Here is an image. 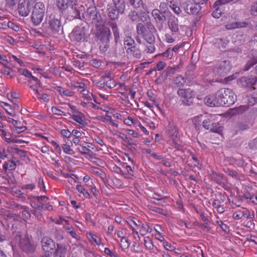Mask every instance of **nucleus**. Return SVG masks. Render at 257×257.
Instances as JSON below:
<instances>
[{
	"label": "nucleus",
	"instance_id": "nucleus-43",
	"mask_svg": "<svg viewBox=\"0 0 257 257\" xmlns=\"http://www.w3.org/2000/svg\"><path fill=\"white\" fill-rule=\"evenodd\" d=\"M149 12H141L139 13V19L144 23H148L150 21V18L148 15Z\"/></svg>",
	"mask_w": 257,
	"mask_h": 257
},
{
	"label": "nucleus",
	"instance_id": "nucleus-50",
	"mask_svg": "<svg viewBox=\"0 0 257 257\" xmlns=\"http://www.w3.org/2000/svg\"><path fill=\"white\" fill-rule=\"evenodd\" d=\"M144 244L146 247L150 250L153 249L154 245L152 240L149 237H146L144 239Z\"/></svg>",
	"mask_w": 257,
	"mask_h": 257
},
{
	"label": "nucleus",
	"instance_id": "nucleus-38",
	"mask_svg": "<svg viewBox=\"0 0 257 257\" xmlns=\"http://www.w3.org/2000/svg\"><path fill=\"white\" fill-rule=\"evenodd\" d=\"M128 54L133 55L137 59L141 58V53L140 51L136 47H132V49L130 50H127L126 52Z\"/></svg>",
	"mask_w": 257,
	"mask_h": 257
},
{
	"label": "nucleus",
	"instance_id": "nucleus-59",
	"mask_svg": "<svg viewBox=\"0 0 257 257\" xmlns=\"http://www.w3.org/2000/svg\"><path fill=\"white\" fill-rule=\"evenodd\" d=\"M83 135H85V133L77 130H73L72 131V137L82 139Z\"/></svg>",
	"mask_w": 257,
	"mask_h": 257
},
{
	"label": "nucleus",
	"instance_id": "nucleus-36",
	"mask_svg": "<svg viewBox=\"0 0 257 257\" xmlns=\"http://www.w3.org/2000/svg\"><path fill=\"white\" fill-rule=\"evenodd\" d=\"M169 2H162L160 4L159 6V10L161 11L165 15H167L168 14H171L170 11L169 9Z\"/></svg>",
	"mask_w": 257,
	"mask_h": 257
},
{
	"label": "nucleus",
	"instance_id": "nucleus-12",
	"mask_svg": "<svg viewBox=\"0 0 257 257\" xmlns=\"http://www.w3.org/2000/svg\"><path fill=\"white\" fill-rule=\"evenodd\" d=\"M111 33L110 30L106 27H103L100 30V32L98 34V38L100 39L104 44V48H106V46L109 40Z\"/></svg>",
	"mask_w": 257,
	"mask_h": 257
},
{
	"label": "nucleus",
	"instance_id": "nucleus-58",
	"mask_svg": "<svg viewBox=\"0 0 257 257\" xmlns=\"http://www.w3.org/2000/svg\"><path fill=\"white\" fill-rule=\"evenodd\" d=\"M136 29L138 35H143L145 33V28L144 26L141 23H139L137 25Z\"/></svg>",
	"mask_w": 257,
	"mask_h": 257
},
{
	"label": "nucleus",
	"instance_id": "nucleus-7",
	"mask_svg": "<svg viewBox=\"0 0 257 257\" xmlns=\"http://www.w3.org/2000/svg\"><path fill=\"white\" fill-rule=\"evenodd\" d=\"M42 247L46 257L50 256L55 248V244L54 241L48 237H44L41 241Z\"/></svg>",
	"mask_w": 257,
	"mask_h": 257
},
{
	"label": "nucleus",
	"instance_id": "nucleus-49",
	"mask_svg": "<svg viewBox=\"0 0 257 257\" xmlns=\"http://www.w3.org/2000/svg\"><path fill=\"white\" fill-rule=\"evenodd\" d=\"M175 84L179 87L184 86L186 83L185 79L182 76H178L175 79Z\"/></svg>",
	"mask_w": 257,
	"mask_h": 257
},
{
	"label": "nucleus",
	"instance_id": "nucleus-11",
	"mask_svg": "<svg viewBox=\"0 0 257 257\" xmlns=\"http://www.w3.org/2000/svg\"><path fill=\"white\" fill-rule=\"evenodd\" d=\"M86 34L82 28H75L70 35V37L72 41L79 42L83 39Z\"/></svg>",
	"mask_w": 257,
	"mask_h": 257
},
{
	"label": "nucleus",
	"instance_id": "nucleus-9",
	"mask_svg": "<svg viewBox=\"0 0 257 257\" xmlns=\"http://www.w3.org/2000/svg\"><path fill=\"white\" fill-rule=\"evenodd\" d=\"M177 93L184 104L189 105L192 103L194 93L191 89H180Z\"/></svg>",
	"mask_w": 257,
	"mask_h": 257
},
{
	"label": "nucleus",
	"instance_id": "nucleus-14",
	"mask_svg": "<svg viewBox=\"0 0 257 257\" xmlns=\"http://www.w3.org/2000/svg\"><path fill=\"white\" fill-rule=\"evenodd\" d=\"M92 146L93 145L91 143L83 141L76 147V149L81 154H90V153H91L90 151V148L93 149Z\"/></svg>",
	"mask_w": 257,
	"mask_h": 257
},
{
	"label": "nucleus",
	"instance_id": "nucleus-39",
	"mask_svg": "<svg viewBox=\"0 0 257 257\" xmlns=\"http://www.w3.org/2000/svg\"><path fill=\"white\" fill-rule=\"evenodd\" d=\"M174 51H175V49H168L167 51H166L165 52L159 54L156 56H163L165 57H167L168 59H171L173 56Z\"/></svg>",
	"mask_w": 257,
	"mask_h": 257
},
{
	"label": "nucleus",
	"instance_id": "nucleus-55",
	"mask_svg": "<svg viewBox=\"0 0 257 257\" xmlns=\"http://www.w3.org/2000/svg\"><path fill=\"white\" fill-rule=\"evenodd\" d=\"M112 135L117 136L124 141H129L130 140V138L126 136V134L119 132L116 130H114V131L112 132Z\"/></svg>",
	"mask_w": 257,
	"mask_h": 257
},
{
	"label": "nucleus",
	"instance_id": "nucleus-23",
	"mask_svg": "<svg viewBox=\"0 0 257 257\" xmlns=\"http://www.w3.org/2000/svg\"><path fill=\"white\" fill-rule=\"evenodd\" d=\"M14 104L15 105L14 108H13L12 106L9 104L4 102H1V106L5 109L8 114L13 116L15 114L14 109L16 108H18L19 107L18 105L16 103Z\"/></svg>",
	"mask_w": 257,
	"mask_h": 257
},
{
	"label": "nucleus",
	"instance_id": "nucleus-30",
	"mask_svg": "<svg viewBox=\"0 0 257 257\" xmlns=\"http://www.w3.org/2000/svg\"><path fill=\"white\" fill-rule=\"evenodd\" d=\"M107 11L108 16L112 20L117 19L118 17L119 14L122 13V12H118V10L114 9L113 7H111L109 6L107 8Z\"/></svg>",
	"mask_w": 257,
	"mask_h": 257
},
{
	"label": "nucleus",
	"instance_id": "nucleus-20",
	"mask_svg": "<svg viewBox=\"0 0 257 257\" xmlns=\"http://www.w3.org/2000/svg\"><path fill=\"white\" fill-rule=\"evenodd\" d=\"M152 15L157 22L163 23L166 20L165 14L158 9H154L152 11Z\"/></svg>",
	"mask_w": 257,
	"mask_h": 257
},
{
	"label": "nucleus",
	"instance_id": "nucleus-51",
	"mask_svg": "<svg viewBox=\"0 0 257 257\" xmlns=\"http://www.w3.org/2000/svg\"><path fill=\"white\" fill-rule=\"evenodd\" d=\"M103 84L104 85H105L106 87L110 89L114 88L116 85V83L113 78L109 80H105V81L103 82Z\"/></svg>",
	"mask_w": 257,
	"mask_h": 257
},
{
	"label": "nucleus",
	"instance_id": "nucleus-62",
	"mask_svg": "<svg viewBox=\"0 0 257 257\" xmlns=\"http://www.w3.org/2000/svg\"><path fill=\"white\" fill-rule=\"evenodd\" d=\"M7 26H8L9 29H11L16 32H18L20 30V27L18 25L14 24V23L10 22V21H8Z\"/></svg>",
	"mask_w": 257,
	"mask_h": 257
},
{
	"label": "nucleus",
	"instance_id": "nucleus-64",
	"mask_svg": "<svg viewBox=\"0 0 257 257\" xmlns=\"http://www.w3.org/2000/svg\"><path fill=\"white\" fill-rule=\"evenodd\" d=\"M163 245L164 247L167 250L169 251H172L175 250V246L171 245V243L167 241H165V240L164 241H162Z\"/></svg>",
	"mask_w": 257,
	"mask_h": 257
},
{
	"label": "nucleus",
	"instance_id": "nucleus-13",
	"mask_svg": "<svg viewBox=\"0 0 257 257\" xmlns=\"http://www.w3.org/2000/svg\"><path fill=\"white\" fill-rule=\"evenodd\" d=\"M247 58V62L244 68L245 71L248 70L252 66L257 63V51L251 50Z\"/></svg>",
	"mask_w": 257,
	"mask_h": 257
},
{
	"label": "nucleus",
	"instance_id": "nucleus-61",
	"mask_svg": "<svg viewBox=\"0 0 257 257\" xmlns=\"http://www.w3.org/2000/svg\"><path fill=\"white\" fill-rule=\"evenodd\" d=\"M130 244V241L126 238L122 237V238H121L120 241V244L122 247L127 248L129 247Z\"/></svg>",
	"mask_w": 257,
	"mask_h": 257
},
{
	"label": "nucleus",
	"instance_id": "nucleus-37",
	"mask_svg": "<svg viewBox=\"0 0 257 257\" xmlns=\"http://www.w3.org/2000/svg\"><path fill=\"white\" fill-rule=\"evenodd\" d=\"M57 90L62 96L70 97L74 95L73 91L68 89H64L62 87H58Z\"/></svg>",
	"mask_w": 257,
	"mask_h": 257
},
{
	"label": "nucleus",
	"instance_id": "nucleus-3",
	"mask_svg": "<svg viewBox=\"0 0 257 257\" xmlns=\"http://www.w3.org/2000/svg\"><path fill=\"white\" fill-rule=\"evenodd\" d=\"M33 10L31 16L32 23L37 26L39 25L43 20L45 13V6L41 2L35 3L32 7Z\"/></svg>",
	"mask_w": 257,
	"mask_h": 257
},
{
	"label": "nucleus",
	"instance_id": "nucleus-19",
	"mask_svg": "<svg viewBox=\"0 0 257 257\" xmlns=\"http://www.w3.org/2000/svg\"><path fill=\"white\" fill-rule=\"evenodd\" d=\"M168 26L172 33H176L179 30L178 20L173 15H171L168 21Z\"/></svg>",
	"mask_w": 257,
	"mask_h": 257
},
{
	"label": "nucleus",
	"instance_id": "nucleus-53",
	"mask_svg": "<svg viewBox=\"0 0 257 257\" xmlns=\"http://www.w3.org/2000/svg\"><path fill=\"white\" fill-rule=\"evenodd\" d=\"M247 109V107L245 106H240L237 108L233 109L231 113L232 114L242 113Z\"/></svg>",
	"mask_w": 257,
	"mask_h": 257
},
{
	"label": "nucleus",
	"instance_id": "nucleus-8",
	"mask_svg": "<svg viewBox=\"0 0 257 257\" xmlns=\"http://www.w3.org/2000/svg\"><path fill=\"white\" fill-rule=\"evenodd\" d=\"M70 12L72 14V17L74 18H79L80 13L82 12L84 8L83 6L78 2V0H69Z\"/></svg>",
	"mask_w": 257,
	"mask_h": 257
},
{
	"label": "nucleus",
	"instance_id": "nucleus-40",
	"mask_svg": "<svg viewBox=\"0 0 257 257\" xmlns=\"http://www.w3.org/2000/svg\"><path fill=\"white\" fill-rule=\"evenodd\" d=\"M143 36L147 43H154L155 38L153 33H145Z\"/></svg>",
	"mask_w": 257,
	"mask_h": 257
},
{
	"label": "nucleus",
	"instance_id": "nucleus-22",
	"mask_svg": "<svg viewBox=\"0 0 257 257\" xmlns=\"http://www.w3.org/2000/svg\"><path fill=\"white\" fill-rule=\"evenodd\" d=\"M169 2V8L173 11V12L177 16H181L182 14V11L181 8L177 6V3L175 0H166Z\"/></svg>",
	"mask_w": 257,
	"mask_h": 257
},
{
	"label": "nucleus",
	"instance_id": "nucleus-34",
	"mask_svg": "<svg viewBox=\"0 0 257 257\" xmlns=\"http://www.w3.org/2000/svg\"><path fill=\"white\" fill-rule=\"evenodd\" d=\"M88 236L92 243H94L98 245H101L103 246V244L101 242V239L96 234L92 233H87Z\"/></svg>",
	"mask_w": 257,
	"mask_h": 257
},
{
	"label": "nucleus",
	"instance_id": "nucleus-54",
	"mask_svg": "<svg viewBox=\"0 0 257 257\" xmlns=\"http://www.w3.org/2000/svg\"><path fill=\"white\" fill-rule=\"evenodd\" d=\"M128 17L132 22H137L139 20V14L136 11H131L128 15Z\"/></svg>",
	"mask_w": 257,
	"mask_h": 257
},
{
	"label": "nucleus",
	"instance_id": "nucleus-6",
	"mask_svg": "<svg viewBox=\"0 0 257 257\" xmlns=\"http://www.w3.org/2000/svg\"><path fill=\"white\" fill-rule=\"evenodd\" d=\"M35 3V0H20L18 7L19 14L23 17L28 16Z\"/></svg>",
	"mask_w": 257,
	"mask_h": 257
},
{
	"label": "nucleus",
	"instance_id": "nucleus-27",
	"mask_svg": "<svg viewBox=\"0 0 257 257\" xmlns=\"http://www.w3.org/2000/svg\"><path fill=\"white\" fill-rule=\"evenodd\" d=\"M31 35L35 37H44L48 35L46 30H44L42 28L40 29H32L30 31Z\"/></svg>",
	"mask_w": 257,
	"mask_h": 257
},
{
	"label": "nucleus",
	"instance_id": "nucleus-28",
	"mask_svg": "<svg viewBox=\"0 0 257 257\" xmlns=\"http://www.w3.org/2000/svg\"><path fill=\"white\" fill-rule=\"evenodd\" d=\"M124 47L126 50H130L132 49V47H135V42L134 40L130 36H126L124 39Z\"/></svg>",
	"mask_w": 257,
	"mask_h": 257
},
{
	"label": "nucleus",
	"instance_id": "nucleus-21",
	"mask_svg": "<svg viewBox=\"0 0 257 257\" xmlns=\"http://www.w3.org/2000/svg\"><path fill=\"white\" fill-rule=\"evenodd\" d=\"M70 86L73 90L76 89L84 95L88 94V91L85 89V85L82 82H74L70 83Z\"/></svg>",
	"mask_w": 257,
	"mask_h": 257
},
{
	"label": "nucleus",
	"instance_id": "nucleus-2",
	"mask_svg": "<svg viewBox=\"0 0 257 257\" xmlns=\"http://www.w3.org/2000/svg\"><path fill=\"white\" fill-rule=\"evenodd\" d=\"M17 245H19L22 250L26 252L33 251L35 248V245L31 242L30 237L27 235L22 237L20 233L16 234V238L12 242L13 249L14 246Z\"/></svg>",
	"mask_w": 257,
	"mask_h": 257
},
{
	"label": "nucleus",
	"instance_id": "nucleus-45",
	"mask_svg": "<svg viewBox=\"0 0 257 257\" xmlns=\"http://www.w3.org/2000/svg\"><path fill=\"white\" fill-rule=\"evenodd\" d=\"M110 26L114 35L115 40L117 42L119 39V31L117 26L115 23H111Z\"/></svg>",
	"mask_w": 257,
	"mask_h": 257
},
{
	"label": "nucleus",
	"instance_id": "nucleus-63",
	"mask_svg": "<svg viewBox=\"0 0 257 257\" xmlns=\"http://www.w3.org/2000/svg\"><path fill=\"white\" fill-rule=\"evenodd\" d=\"M130 4L135 8H138L142 5V0H128Z\"/></svg>",
	"mask_w": 257,
	"mask_h": 257
},
{
	"label": "nucleus",
	"instance_id": "nucleus-1",
	"mask_svg": "<svg viewBox=\"0 0 257 257\" xmlns=\"http://www.w3.org/2000/svg\"><path fill=\"white\" fill-rule=\"evenodd\" d=\"M217 97L219 105H230L234 104L236 100V95L230 89L221 88L217 92Z\"/></svg>",
	"mask_w": 257,
	"mask_h": 257
},
{
	"label": "nucleus",
	"instance_id": "nucleus-56",
	"mask_svg": "<svg viewBox=\"0 0 257 257\" xmlns=\"http://www.w3.org/2000/svg\"><path fill=\"white\" fill-rule=\"evenodd\" d=\"M250 13L252 15L257 16V1H254L250 7Z\"/></svg>",
	"mask_w": 257,
	"mask_h": 257
},
{
	"label": "nucleus",
	"instance_id": "nucleus-31",
	"mask_svg": "<svg viewBox=\"0 0 257 257\" xmlns=\"http://www.w3.org/2000/svg\"><path fill=\"white\" fill-rule=\"evenodd\" d=\"M76 189L77 191L83 195L85 198L90 199V195L88 190L82 185L77 184L76 185Z\"/></svg>",
	"mask_w": 257,
	"mask_h": 257
},
{
	"label": "nucleus",
	"instance_id": "nucleus-44",
	"mask_svg": "<svg viewBox=\"0 0 257 257\" xmlns=\"http://www.w3.org/2000/svg\"><path fill=\"white\" fill-rule=\"evenodd\" d=\"M152 228L147 224H143L140 229V234L142 235H145L147 233L150 232Z\"/></svg>",
	"mask_w": 257,
	"mask_h": 257
},
{
	"label": "nucleus",
	"instance_id": "nucleus-10",
	"mask_svg": "<svg viewBox=\"0 0 257 257\" xmlns=\"http://www.w3.org/2000/svg\"><path fill=\"white\" fill-rule=\"evenodd\" d=\"M203 117V126L206 130H209L210 128L214 124V121L216 120L217 115L216 114H206L204 116H198L195 119Z\"/></svg>",
	"mask_w": 257,
	"mask_h": 257
},
{
	"label": "nucleus",
	"instance_id": "nucleus-26",
	"mask_svg": "<svg viewBox=\"0 0 257 257\" xmlns=\"http://www.w3.org/2000/svg\"><path fill=\"white\" fill-rule=\"evenodd\" d=\"M113 4L109 7L118 10V12H123L125 9V5L123 0H112Z\"/></svg>",
	"mask_w": 257,
	"mask_h": 257
},
{
	"label": "nucleus",
	"instance_id": "nucleus-35",
	"mask_svg": "<svg viewBox=\"0 0 257 257\" xmlns=\"http://www.w3.org/2000/svg\"><path fill=\"white\" fill-rule=\"evenodd\" d=\"M18 72H19V73L20 74L25 76L26 77L30 78L32 79L33 80H34V81H35L36 82H38V78H36V77L33 76L32 73H31V72H30L27 69H19L18 70Z\"/></svg>",
	"mask_w": 257,
	"mask_h": 257
},
{
	"label": "nucleus",
	"instance_id": "nucleus-42",
	"mask_svg": "<svg viewBox=\"0 0 257 257\" xmlns=\"http://www.w3.org/2000/svg\"><path fill=\"white\" fill-rule=\"evenodd\" d=\"M68 0H57V6L59 10L63 11L68 8Z\"/></svg>",
	"mask_w": 257,
	"mask_h": 257
},
{
	"label": "nucleus",
	"instance_id": "nucleus-32",
	"mask_svg": "<svg viewBox=\"0 0 257 257\" xmlns=\"http://www.w3.org/2000/svg\"><path fill=\"white\" fill-rule=\"evenodd\" d=\"M16 166L17 164L15 161L9 160L4 163L3 165V168L5 171H13L16 169Z\"/></svg>",
	"mask_w": 257,
	"mask_h": 257
},
{
	"label": "nucleus",
	"instance_id": "nucleus-41",
	"mask_svg": "<svg viewBox=\"0 0 257 257\" xmlns=\"http://www.w3.org/2000/svg\"><path fill=\"white\" fill-rule=\"evenodd\" d=\"M144 52L147 53H153L156 50L154 43H147L145 44Z\"/></svg>",
	"mask_w": 257,
	"mask_h": 257
},
{
	"label": "nucleus",
	"instance_id": "nucleus-5",
	"mask_svg": "<svg viewBox=\"0 0 257 257\" xmlns=\"http://www.w3.org/2000/svg\"><path fill=\"white\" fill-rule=\"evenodd\" d=\"M46 22L53 33H58L62 28L61 17L56 13L50 14Z\"/></svg>",
	"mask_w": 257,
	"mask_h": 257
},
{
	"label": "nucleus",
	"instance_id": "nucleus-46",
	"mask_svg": "<svg viewBox=\"0 0 257 257\" xmlns=\"http://www.w3.org/2000/svg\"><path fill=\"white\" fill-rule=\"evenodd\" d=\"M138 119H134L131 116H128L123 120V122L126 125L128 126H132L133 124L136 125L137 123H138Z\"/></svg>",
	"mask_w": 257,
	"mask_h": 257
},
{
	"label": "nucleus",
	"instance_id": "nucleus-52",
	"mask_svg": "<svg viewBox=\"0 0 257 257\" xmlns=\"http://www.w3.org/2000/svg\"><path fill=\"white\" fill-rule=\"evenodd\" d=\"M209 130H210L212 132L220 134L222 133L223 128L222 126L219 125L218 124H216L215 122H214V124L212 125L211 128H209Z\"/></svg>",
	"mask_w": 257,
	"mask_h": 257
},
{
	"label": "nucleus",
	"instance_id": "nucleus-16",
	"mask_svg": "<svg viewBox=\"0 0 257 257\" xmlns=\"http://www.w3.org/2000/svg\"><path fill=\"white\" fill-rule=\"evenodd\" d=\"M219 100L217 97V92L215 94L209 95L204 98L205 103L210 107H215L220 106L219 104Z\"/></svg>",
	"mask_w": 257,
	"mask_h": 257
},
{
	"label": "nucleus",
	"instance_id": "nucleus-24",
	"mask_svg": "<svg viewBox=\"0 0 257 257\" xmlns=\"http://www.w3.org/2000/svg\"><path fill=\"white\" fill-rule=\"evenodd\" d=\"M248 25V23L246 22H233L229 23L226 25V28L228 30L234 29L236 28L245 27Z\"/></svg>",
	"mask_w": 257,
	"mask_h": 257
},
{
	"label": "nucleus",
	"instance_id": "nucleus-60",
	"mask_svg": "<svg viewBox=\"0 0 257 257\" xmlns=\"http://www.w3.org/2000/svg\"><path fill=\"white\" fill-rule=\"evenodd\" d=\"M13 121L15 122V124L16 125V126H15V132L16 133H21L22 132H24L26 130V127L25 126H18L19 123H20V122H18V121L14 120H13Z\"/></svg>",
	"mask_w": 257,
	"mask_h": 257
},
{
	"label": "nucleus",
	"instance_id": "nucleus-48",
	"mask_svg": "<svg viewBox=\"0 0 257 257\" xmlns=\"http://www.w3.org/2000/svg\"><path fill=\"white\" fill-rule=\"evenodd\" d=\"M246 213L244 212V209L241 210H237L233 214V218L234 219H240L242 217H244Z\"/></svg>",
	"mask_w": 257,
	"mask_h": 257
},
{
	"label": "nucleus",
	"instance_id": "nucleus-33",
	"mask_svg": "<svg viewBox=\"0 0 257 257\" xmlns=\"http://www.w3.org/2000/svg\"><path fill=\"white\" fill-rule=\"evenodd\" d=\"M66 247L61 244H57V248L56 250V257H65L66 254Z\"/></svg>",
	"mask_w": 257,
	"mask_h": 257
},
{
	"label": "nucleus",
	"instance_id": "nucleus-57",
	"mask_svg": "<svg viewBox=\"0 0 257 257\" xmlns=\"http://www.w3.org/2000/svg\"><path fill=\"white\" fill-rule=\"evenodd\" d=\"M52 112L53 114L57 115H66L65 113L62 111L59 108L53 106L51 108Z\"/></svg>",
	"mask_w": 257,
	"mask_h": 257
},
{
	"label": "nucleus",
	"instance_id": "nucleus-47",
	"mask_svg": "<svg viewBox=\"0 0 257 257\" xmlns=\"http://www.w3.org/2000/svg\"><path fill=\"white\" fill-rule=\"evenodd\" d=\"M64 152L68 155H74L75 154L74 151L71 148L70 146L66 144H63L61 146Z\"/></svg>",
	"mask_w": 257,
	"mask_h": 257
},
{
	"label": "nucleus",
	"instance_id": "nucleus-18",
	"mask_svg": "<svg viewBox=\"0 0 257 257\" xmlns=\"http://www.w3.org/2000/svg\"><path fill=\"white\" fill-rule=\"evenodd\" d=\"M184 10L188 14H194L198 11L199 6L196 4H192L190 2H187L184 5Z\"/></svg>",
	"mask_w": 257,
	"mask_h": 257
},
{
	"label": "nucleus",
	"instance_id": "nucleus-17",
	"mask_svg": "<svg viewBox=\"0 0 257 257\" xmlns=\"http://www.w3.org/2000/svg\"><path fill=\"white\" fill-rule=\"evenodd\" d=\"M256 82L255 77L250 76L248 77H244L240 79L239 84L244 87H248L253 86Z\"/></svg>",
	"mask_w": 257,
	"mask_h": 257
},
{
	"label": "nucleus",
	"instance_id": "nucleus-4",
	"mask_svg": "<svg viewBox=\"0 0 257 257\" xmlns=\"http://www.w3.org/2000/svg\"><path fill=\"white\" fill-rule=\"evenodd\" d=\"M71 111L70 113V118L75 121L76 124L78 125L83 130L86 127L87 121L85 115L81 112L77 110L76 107L73 105H70Z\"/></svg>",
	"mask_w": 257,
	"mask_h": 257
},
{
	"label": "nucleus",
	"instance_id": "nucleus-25",
	"mask_svg": "<svg viewBox=\"0 0 257 257\" xmlns=\"http://www.w3.org/2000/svg\"><path fill=\"white\" fill-rule=\"evenodd\" d=\"M154 229L156 232V233L154 234L155 238L161 242L164 241L165 240L164 236L163 235L164 231L161 226L156 225L154 226Z\"/></svg>",
	"mask_w": 257,
	"mask_h": 257
},
{
	"label": "nucleus",
	"instance_id": "nucleus-29",
	"mask_svg": "<svg viewBox=\"0 0 257 257\" xmlns=\"http://www.w3.org/2000/svg\"><path fill=\"white\" fill-rule=\"evenodd\" d=\"M86 14L89 19L92 21L95 22L97 20V13L94 7H89L87 9Z\"/></svg>",
	"mask_w": 257,
	"mask_h": 257
},
{
	"label": "nucleus",
	"instance_id": "nucleus-15",
	"mask_svg": "<svg viewBox=\"0 0 257 257\" xmlns=\"http://www.w3.org/2000/svg\"><path fill=\"white\" fill-rule=\"evenodd\" d=\"M231 69V66L229 61H224L219 64L217 72L220 75H224L228 73Z\"/></svg>",
	"mask_w": 257,
	"mask_h": 257
}]
</instances>
